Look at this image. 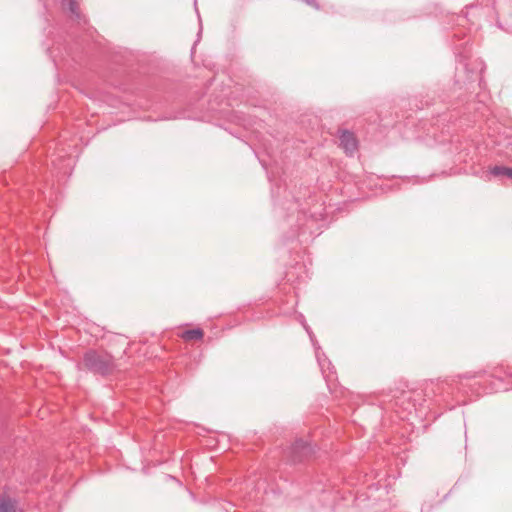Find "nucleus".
Returning <instances> with one entry per match:
<instances>
[{"mask_svg":"<svg viewBox=\"0 0 512 512\" xmlns=\"http://www.w3.org/2000/svg\"><path fill=\"white\" fill-rule=\"evenodd\" d=\"M0 512H18L16 500L5 494L1 495Z\"/></svg>","mask_w":512,"mask_h":512,"instance_id":"obj_5","label":"nucleus"},{"mask_svg":"<svg viewBox=\"0 0 512 512\" xmlns=\"http://www.w3.org/2000/svg\"><path fill=\"white\" fill-rule=\"evenodd\" d=\"M85 367L93 373L109 375L116 369L113 356L107 352L90 350L83 356Z\"/></svg>","mask_w":512,"mask_h":512,"instance_id":"obj_1","label":"nucleus"},{"mask_svg":"<svg viewBox=\"0 0 512 512\" xmlns=\"http://www.w3.org/2000/svg\"><path fill=\"white\" fill-rule=\"evenodd\" d=\"M414 394V391H402L400 396L396 398L395 404L401 406L404 411L411 412L415 408V403L412 401Z\"/></svg>","mask_w":512,"mask_h":512,"instance_id":"obj_4","label":"nucleus"},{"mask_svg":"<svg viewBox=\"0 0 512 512\" xmlns=\"http://www.w3.org/2000/svg\"><path fill=\"white\" fill-rule=\"evenodd\" d=\"M313 449L309 443L304 440H297L291 447V458L294 462H300L307 458Z\"/></svg>","mask_w":512,"mask_h":512,"instance_id":"obj_2","label":"nucleus"},{"mask_svg":"<svg viewBox=\"0 0 512 512\" xmlns=\"http://www.w3.org/2000/svg\"><path fill=\"white\" fill-rule=\"evenodd\" d=\"M62 6L64 9L69 10L72 14L79 15V4L78 0H62Z\"/></svg>","mask_w":512,"mask_h":512,"instance_id":"obj_8","label":"nucleus"},{"mask_svg":"<svg viewBox=\"0 0 512 512\" xmlns=\"http://www.w3.org/2000/svg\"><path fill=\"white\" fill-rule=\"evenodd\" d=\"M180 337L184 341H199L204 337V332L201 328H194L185 330L180 334Z\"/></svg>","mask_w":512,"mask_h":512,"instance_id":"obj_6","label":"nucleus"},{"mask_svg":"<svg viewBox=\"0 0 512 512\" xmlns=\"http://www.w3.org/2000/svg\"><path fill=\"white\" fill-rule=\"evenodd\" d=\"M490 172L494 176H505L512 180V168L504 166H494L491 168Z\"/></svg>","mask_w":512,"mask_h":512,"instance_id":"obj_7","label":"nucleus"},{"mask_svg":"<svg viewBox=\"0 0 512 512\" xmlns=\"http://www.w3.org/2000/svg\"><path fill=\"white\" fill-rule=\"evenodd\" d=\"M340 146L346 154L352 155L358 148V142L353 133L348 130L341 131L339 135Z\"/></svg>","mask_w":512,"mask_h":512,"instance_id":"obj_3","label":"nucleus"}]
</instances>
